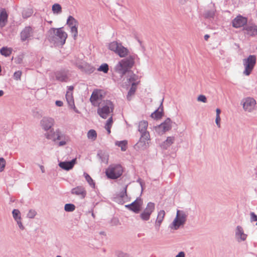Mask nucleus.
Listing matches in <instances>:
<instances>
[{
	"mask_svg": "<svg viewBox=\"0 0 257 257\" xmlns=\"http://www.w3.org/2000/svg\"><path fill=\"white\" fill-rule=\"evenodd\" d=\"M115 255L116 257H133L131 255L123 252L120 250H117L115 252Z\"/></svg>",
	"mask_w": 257,
	"mask_h": 257,
	"instance_id": "nucleus-43",
	"label": "nucleus"
},
{
	"mask_svg": "<svg viewBox=\"0 0 257 257\" xmlns=\"http://www.w3.org/2000/svg\"><path fill=\"white\" fill-rule=\"evenodd\" d=\"M187 216V213L184 210H177L175 217L169 224V228L171 230H176L183 227L186 223Z\"/></svg>",
	"mask_w": 257,
	"mask_h": 257,
	"instance_id": "nucleus-4",
	"label": "nucleus"
},
{
	"mask_svg": "<svg viewBox=\"0 0 257 257\" xmlns=\"http://www.w3.org/2000/svg\"><path fill=\"white\" fill-rule=\"evenodd\" d=\"M87 136L89 139L94 141L97 138L96 132L94 130H90L87 133Z\"/></svg>",
	"mask_w": 257,
	"mask_h": 257,
	"instance_id": "nucleus-38",
	"label": "nucleus"
},
{
	"mask_svg": "<svg viewBox=\"0 0 257 257\" xmlns=\"http://www.w3.org/2000/svg\"><path fill=\"white\" fill-rule=\"evenodd\" d=\"M47 37L51 43L57 46H62L65 43L67 34L62 28H52L48 31Z\"/></svg>",
	"mask_w": 257,
	"mask_h": 257,
	"instance_id": "nucleus-1",
	"label": "nucleus"
},
{
	"mask_svg": "<svg viewBox=\"0 0 257 257\" xmlns=\"http://www.w3.org/2000/svg\"><path fill=\"white\" fill-rule=\"evenodd\" d=\"M67 25L70 29V32L75 40L78 35V21L72 16H69L67 20Z\"/></svg>",
	"mask_w": 257,
	"mask_h": 257,
	"instance_id": "nucleus-14",
	"label": "nucleus"
},
{
	"mask_svg": "<svg viewBox=\"0 0 257 257\" xmlns=\"http://www.w3.org/2000/svg\"><path fill=\"white\" fill-rule=\"evenodd\" d=\"M247 19L240 15L237 16L232 21V26L235 28H239L246 24Z\"/></svg>",
	"mask_w": 257,
	"mask_h": 257,
	"instance_id": "nucleus-19",
	"label": "nucleus"
},
{
	"mask_svg": "<svg viewBox=\"0 0 257 257\" xmlns=\"http://www.w3.org/2000/svg\"><path fill=\"white\" fill-rule=\"evenodd\" d=\"M136 85L137 83L136 82H133L132 84V87L128 91L126 96V98L128 100H131L133 96L134 95L136 90Z\"/></svg>",
	"mask_w": 257,
	"mask_h": 257,
	"instance_id": "nucleus-31",
	"label": "nucleus"
},
{
	"mask_svg": "<svg viewBox=\"0 0 257 257\" xmlns=\"http://www.w3.org/2000/svg\"><path fill=\"white\" fill-rule=\"evenodd\" d=\"M56 78L60 81H66L68 76L66 72L64 71H58L55 73Z\"/></svg>",
	"mask_w": 257,
	"mask_h": 257,
	"instance_id": "nucleus-29",
	"label": "nucleus"
},
{
	"mask_svg": "<svg viewBox=\"0 0 257 257\" xmlns=\"http://www.w3.org/2000/svg\"><path fill=\"white\" fill-rule=\"evenodd\" d=\"M221 118L220 116H216L215 117V123L218 128H220L221 127Z\"/></svg>",
	"mask_w": 257,
	"mask_h": 257,
	"instance_id": "nucleus-49",
	"label": "nucleus"
},
{
	"mask_svg": "<svg viewBox=\"0 0 257 257\" xmlns=\"http://www.w3.org/2000/svg\"><path fill=\"white\" fill-rule=\"evenodd\" d=\"M114 105L110 100L104 101L97 109L98 114L102 118L106 119L109 116H112Z\"/></svg>",
	"mask_w": 257,
	"mask_h": 257,
	"instance_id": "nucleus-5",
	"label": "nucleus"
},
{
	"mask_svg": "<svg viewBox=\"0 0 257 257\" xmlns=\"http://www.w3.org/2000/svg\"><path fill=\"white\" fill-rule=\"evenodd\" d=\"M142 205V200L140 198H138L135 201H134L131 204L126 205L125 206V207L133 211L135 213H138L141 210Z\"/></svg>",
	"mask_w": 257,
	"mask_h": 257,
	"instance_id": "nucleus-17",
	"label": "nucleus"
},
{
	"mask_svg": "<svg viewBox=\"0 0 257 257\" xmlns=\"http://www.w3.org/2000/svg\"><path fill=\"white\" fill-rule=\"evenodd\" d=\"M108 48L121 58L126 57L129 53V51L126 48L123 46L121 43L117 41H113L109 43Z\"/></svg>",
	"mask_w": 257,
	"mask_h": 257,
	"instance_id": "nucleus-6",
	"label": "nucleus"
},
{
	"mask_svg": "<svg viewBox=\"0 0 257 257\" xmlns=\"http://www.w3.org/2000/svg\"><path fill=\"white\" fill-rule=\"evenodd\" d=\"M74 64L80 69H84L85 68V71L87 73H91L93 72L95 70V68L92 66L88 65V64L85 63L83 64L82 63L79 62H74Z\"/></svg>",
	"mask_w": 257,
	"mask_h": 257,
	"instance_id": "nucleus-26",
	"label": "nucleus"
},
{
	"mask_svg": "<svg viewBox=\"0 0 257 257\" xmlns=\"http://www.w3.org/2000/svg\"><path fill=\"white\" fill-rule=\"evenodd\" d=\"M221 113V110L219 108H217L216 109V116H220V114Z\"/></svg>",
	"mask_w": 257,
	"mask_h": 257,
	"instance_id": "nucleus-56",
	"label": "nucleus"
},
{
	"mask_svg": "<svg viewBox=\"0 0 257 257\" xmlns=\"http://www.w3.org/2000/svg\"><path fill=\"white\" fill-rule=\"evenodd\" d=\"M97 155L102 162L107 164L108 161V155L107 153L100 151L98 152Z\"/></svg>",
	"mask_w": 257,
	"mask_h": 257,
	"instance_id": "nucleus-36",
	"label": "nucleus"
},
{
	"mask_svg": "<svg viewBox=\"0 0 257 257\" xmlns=\"http://www.w3.org/2000/svg\"><path fill=\"white\" fill-rule=\"evenodd\" d=\"M134 64V59L133 56L121 59L114 66V71L121 76H123L130 69Z\"/></svg>",
	"mask_w": 257,
	"mask_h": 257,
	"instance_id": "nucleus-3",
	"label": "nucleus"
},
{
	"mask_svg": "<svg viewBox=\"0 0 257 257\" xmlns=\"http://www.w3.org/2000/svg\"><path fill=\"white\" fill-rule=\"evenodd\" d=\"M127 141H116L115 145L121 148V150L123 151L126 150V149Z\"/></svg>",
	"mask_w": 257,
	"mask_h": 257,
	"instance_id": "nucleus-39",
	"label": "nucleus"
},
{
	"mask_svg": "<svg viewBox=\"0 0 257 257\" xmlns=\"http://www.w3.org/2000/svg\"><path fill=\"white\" fill-rule=\"evenodd\" d=\"M92 217L94 218V213L92 212V214H91Z\"/></svg>",
	"mask_w": 257,
	"mask_h": 257,
	"instance_id": "nucleus-61",
	"label": "nucleus"
},
{
	"mask_svg": "<svg viewBox=\"0 0 257 257\" xmlns=\"http://www.w3.org/2000/svg\"><path fill=\"white\" fill-rule=\"evenodd\" d=\"M206 17L207 18H212L214 16V12H208L206 14Z\"/></svg>",
	"mask_w": 257,
	"mask_h": 257,
	"instance_id": "nucleus-53",
	"label": "nucleus"
},
{
	"mask_svg": "<svg viewBox=\"0 0 257 257\" xmlns=\"http://www.w3.org/2000/svg\"><path fill=\"white\" fill-rule=\"evenodd\" d=\"M40 168L41 169V170L42 171V173H44L45 172V168H44V167L42 165H40Z\"/></svg>",
	"mask_w": 257,
	"mask_h": 257,
	"instance_id": "nucleus-58",
	"label": "nucleus"
},
{
	"mask_svg": "<svg viewBox=\"0 0 257 257\" xmlns=\"http://www.w3.org/2000/svg\"><path fill=\"white\" fill-rule=\"evenodd\" d=\"M245 33L250 36H254L257 35V26L253 24L247 25L243 28Z\"/></svg>",
	"mask_w": 257,
	"mask_h": 257,
	"instance_id": "nucleus-25",
	"label": "nucleus"
},
{
	"mask_svg": "<svg viewBox=\"0 0 257 257\" xmlns=\"http://www.w3.org/2000/svg\"><path fill=\"white\" fill-rule=\"evenodd\" d=\"M209 38V35L206 34L204 36V39L207 41L208 39Z\"/></svg>",
	"mask_w": 257,
	"mask_h": 257,
	"instance_id": "nucleus-59",
	"label": "nucleus"
},
{
	"mask_svg": "<svg viewBox=\"0 0 257 257\" xmlns=\"http://www.w3.org/2000/svg\"><path fill=\"white\" fill-rule=\"evenodd\" d=\"M66 99L70 108L73 109L75 112L79 113L78 110L75 106L72 92L67 91L66 94Z\"/></svg>",
	"mask_w": 257,
	"mask_h": 257,
	"instance_id": "nucleus-22",
	"label": "nucleus"
},
{
	"mask_svg": "<svg viewBox=\"0 0 257 257\" xmlns=\"http://www.w3.org/2000/svg\"><path fill=\"white\" fill-rule=\"evenodd\" d=\"M150 134L141 135L140 138L135 145V148L138 151H144L148 149L150 143Z\"/></svg>",
	"mask_w": 257,
	"mask_h": 257,
	"instance_id": "nucleus-10",
	"label": "nucleus"
},
{
	"mask_svg": "<svg viewBox=\"0 0 257 257\" xmlns=\"http://www.w3.org/2000/svg\"><path fill=\"white\" fill-rule=\"evenodd\" d=\"M166 215V212L164 210H160L157 212V216L154 222L155 230L159 231Z\"/></svg>",
	"mask_w": 257,
	"mask_h": 257,
	"instance_id": "nucleus-18",
	"label": "nucleus"
},
{
	"mask_svg": "<svg viewBox=\"0 0 257 257\" xmlns=\"http://www.w3.org/2000/svg\"><path fill=\"white\" fill-rule=\"evenodd\" d=\"M76 159H74L72 160L71 161L66 162H60L59 163V166L63 170L69 171L72 169L74 165L76 164Z\"/></svg>",
	"mask_w": 257,
	"mask_h": 257,
	"instance_id": "nucleus-23",
	"label": "nucleus"
},
{
	"mask_svg": "<svg viewBox=\"0 0 257 257\" xmlns=\"http://www.w3.org/2000/svg\"><path fill=\"white\" fill-rule=\"evenodd\" d=\"M22 75V72L20 71H16L14 74V78L15 80H20Z\"/></svg>",
	"mask_w": 257,
	"mask_h": 257,
	"instance_id": "nucleus-47",
	"label": "nucleus"
},
{
	"mask_svg": "<svg viewBox=\"0 0 257 257\" xmlns=\"http://www.w3.org/2000/svg\"><path fill=\"white\" fill-rule=\"evenodd\" d=\"M122 168L118 164L110 165L105 171L107 177L111 179L118 178L122 175Z\"/></svg>",
	"mask_w": 257,
	"mask_h": 257,
	"instance_id": "nucleus-8",
	"label": "nucleus"
},
{
	"mask_svg": "<svg viewBox=\"0 0 257 257\" xmlns=\"http://www.w3.org/2000/svg\"><path fill=\"white\" fill-rule=\"evenodd\" d=\"M84 177L85 178L86 181L89 184L90 186L93 188H95V184L93 181V180L91 178V177L86 173L84 172L83 174Z\"/></svg>",
	"mask_w": 257,
	"mask_h": 257,
	"instance_id": "nucleus-37",
	"label": "nucleus"
},
{
	"mask_svg": "<svg viewBox=\"0 0 257 257\" xmlns=\"http://www.w3.org/2000/svg\"><path fill=\"white\" fill-rule=\"evenodd\" d=\"M33 29L30 26L25 27L20 33L22 42L29 41L33 36Z\"/></svg>",
	"mask_w": 257,
	"mask_h": 257,
	"instance_id": "nucleus-15",
	"label": "nucleus"
},
{
	"mask_svg": "<svg viewBox=\"0 0 257 257\" xmlns=\"http://www.w3.org/2000/svg\"><path fill=\"white\" fill-rule=\"evenodd\" d=\"M73 89H74V87L73 86H70L68 87V90L67 91L72 92Z\"/></svg>",
	"mask_w": 257,
	"mask_h": 257,
	"instance_id": "nucleus-57",
	"label": "nucleus"
},
{
	"mask_svg": "<svg viewBox=\"0 0 257 257\" xmlns=\"http://www.w3.org/2000/svg\"><path fill=\"white\" fill-rule=\"evenodd\" d=\"M75 209V206L73 204H66L64 206V210L66 212L73 211Z\"/></svg>",
	"mask_w": 257,
	"mask_h": 257,
	"instance_id": "nucleus-42",
	"label": "nucleus"
},
{
	"mask_svg": "<svg viewBox=\"0 0 257 257\" xmlns=\"http://www.w3.org/2000/svg\"><path fill=\"white\" fill-rule=\"evenodd\" d=\"M55 119L50 116H44L40 121V125L42 129L45 132L50 131V133H52V130H53V127L55 125Z\"/></svg>",
	"mask_w": 257,
	"mask_h": 257,
	"instance_id": "nucleus-11",
	"label": "nucleus"
},
{
	"mask_svg": "<svg viewBox=\"0 0 257 257\" xmlns=\"http://www.w3.org/2000/svg\"><path fill=\"white\" fill-rule=\"evenodd\" d=\"M256 58L255 55H249L242 60L244 70L243 74L245 76L249 75L252 71L256 64Z\"/></svg>",
	"mask_w": 257,
	"mask_h": 257,
	"instance_id": "nucleus-7",
	"label": "nucleus"
},
{
	"mask_svg": "<svg viewBox=\"0 0 257 257\" xmlns=\"http://www.w3.org/2000/svg\"><path fill=\"white\" fill-rule=\"evenodd\" d=\"M197 100L200 102L206 103L207 102V98L204 95H200L197 97Z\"/></svg>",
	"mask_w": 257,
	"mask_h": 257,
	"instance_id": "nucleus-48",
	"label": "nucleus"
},
{
	"mask_svg": "<svg viewBox=\"0 0 257 257\" xmlns=\"http://www.w3.org/2000/svg\"><path fill=\"white\" fill-rule=\"evenodd\" d=\"M55 104L58 106H62L63 105V103L62 101L57 100L55 102Z\"/></svg>",
	"mask_w": 257,
	"mask_h": 257,
	"instance_id": "nucleus-55",
	"label": "nucleus"
},
{
	"mask_svg": "<svg viewBox=\"0 0 257 257\" xmlns=\"http://www.w3.org/2000/svg\"><path fill=\"white\" fill-rule=\"evenodd\" d=\"M163 114V107L162 106V102L159 107L155 110L151 114V117L154 119H160L161 118Z\"/></svg>",
	"mask_w": 257,
	"mask_h": 257,
	"instance_id": "nucleus-28",
	"label": "nucleus"
},
{
	"mask_svg": "<svg viewBox=\"0 0 257 257\" xmlns=\"http://www.w3.org/2000/svg\"><path fill=\"white\" fill-rule=\"evenodd\" d=\"M45 138L48 140H51L54 142L59 141V146L66 145L70 141L69 136L64 133L60 129L57 128L53 133H46L45 134Z\"/></svg>",
	"mask_w": 257,
	"mask_h": 257,
	"instance_id": "nucleus-2",
	"label": "nucleus"
},
{
	"mask_svg": "<svg viewBox=\"0 0 257 257\" xmlns=\"http://www.w3.org/2000/svg\"><path fill=\"white\" fill-rule=\"evenodd\" d=\"M52 11L54 15H59L62 12V7L60 4L56 3L52 6Z\"/></svg>",
	"mask_w": 257,
	"mask_h": 257,
	"instance_id": "nucleus-32",
	"label": "nucleus"
},
{
	"mask_svg": "<svg viewBox=\"0 0 257 257\" xmlns=\"http://www.w3.org/2000/svg\"><path fill=\"white\" fill-rule=\"evenodd\" d=\"M241 104L244 111L248 113L253 112L256 108V100L252 97H247L243 98L241 101Z\"/></svg>",
	"mask_w": 257,
	"mask_h": 257,
	"instance_id": "nucleus-9",
	"label": "nucleus"
},
{
	"mask_svg": "<svg viewBox=\"0 0 257 257\" xmlns=\"http://www.w3.org/2000/svg\"><path fill=\"white\" fill-rule=\"evenodd\" d=\"M56 257H62L61 255H57Z\"/></svg>",
	"mask_w": 257,
	"mask_h": 257,
	"instance_id": "nucleus-62",
	"label": "nucleus"
},
{
	"mask_svg": "<svg viewBox=\"0 0 257 257\" xmlns=\"http://www.w3.org/2000/svg\"><path fill=\"white\" fill-rule=\"evenodd\" d=\"M175 257H185V253L184 251H180Z\"/></svg>",
	"mask_w": 257,
	"mask_h": 257,
	"instance_id": "nucleus-54",
	"label": "nucleus"
},
{
	"mask_svg": "<svg viewBox=\"0 0 257 257\" xmlns=\"http://www.w3.org/2000/svg\"><path fill=\"white\" fill-rule=\"evenodd\" d=\"M108 70V65L106 63H103L97 69L98 71L103 72L104 73H107Z\"/></svg>",
	"mask_w": 257,
	"mask_h": 257,
	"instance_id": "nucleus-41",
	"label": "nucleus"
},
{
	"mask_svg": "<svg viewBox=\"0 0 257 257\" xmlns=\"http://www.w3.org/2000/svg\"><path fill=\"white\" fill-rule=\"evenodd\" d=\"M37 213L34 210H30L27 214V217L29 218H33L36 216Z\"/></svg>",
	"mask_w": 257,
	"mask_h": 257,
	"instance_id": "nucleus-45",
	"label": "nucleus"
},
{
	"mask_svg": "<svg viewBox=\"0 0 257 257\" xmlns=\"http://www.w3.org/2000/svg\"><path fill=\"white\" fill-rule=\"evenodd\" d=\"M126 186H125L123 188V190L122 192V193L121 194V197H122V204H123L125 202V200L126 199Z\"/></svg>",
	"mask_w": 257,
	"mask_h": 257,
	"instance_id": "nucleus-46",
	"label": "nucleus"
},
{
	"mask_svg": "<svg viewBox=\"0 0 257 257\" xmlns=\"http://www.w3.org/2000/svg\"><path fill=\"white\" fill-rule=\"evenodd\" d=\"M33 13V11L31 8H26L23 9L22 12V15L23 18L27 19L31 17Z\"/></svg>",
	"mask_w": 257,
	"mask_h": 257,
	"instance_id": "nucleus-34",
	"label": "nucleus"
},
{
	"mask_svg": "<svg viewBox=\"0 0 257 257\" xmlns=\"http://www.w3.org/2000/svg\"><path fill=\"white\" fill-rule=\"evenodd\" d=\"M102 97V91L100 90H95L92 92L90 100L93 105L97 104V101L101 100Z\"/></svg>",
	"mask_w": 257,
	"mask_h": 257,
	"instance_id": "nucleus-20",
	"label": "nucleus"
},
{
	"mask_svg": "<svg viewBox=\"0 0 257 257\" xmlns=\"http://www.w3.org/2000/svg\"><path fill=\"white\" fill-rule=\"evenodd\" d=\"M256 225H257V222L256 223Z\"/></svg>",
	"mask_w": 257,
	"mask_h": 257,
	"instance_id": "nucleus-63",
	"label": "nucleus"
},
{
	"mask_svg": "<svg viewBox=\"0 0 257 257\" xmlns=\"http://www.w3.org/2000/svg\"><path fill=\"white\" fill-rule=\"evenodd\" d=\"M73 195L78 196L81 198H84L86 195V192L85 188L82 186H77L73 188L71 191Z\"/></svg>",
	"mask_w": 257,
	"mask_h": 257,
	"instance_id": "nucleus-24",
	"label": "nucleus"
},
{
	"mask_svg": "<svg viewBox=\"0 0 257 257\" xmlns=\"http://www.w3.org/2000/svg\"><path fill=\"white\" fill-rule=\"evenodd\" d=\"M247 234L244 233L243 228L237 225L235 229V238L238 242L244 241L246 240Z\"/></svg>",
	"mask_w": 257,
	"mask_h": 257,
	"instance_id": "nucleus-16",
	"label": "nucleus"
},
{
	"mask_svg": "<svg viewBox=\"0 0 257 257\" xmlns=\"http://www.w3.org/2000/svg\"><path fill=\"white\" fill-rule=\"evenodd\" d=\"M113 124V119L112 116L109 117L108 119L106 121L105 124V128L107 131L108 134H109L111 133V127Z\"/></svg>",
	"mask_w": 257,
	"mask_h": 257,
	"instance_id": "nucleus-35",
	"label": "nucleus"
},
{
	"mask_svg": "<svg viewBox=\"0 0 257 257\" xmlns=\"http://www.w3.org/2000/svg\"><path fill=\"white\" fill-rule=\"evenodd\" d=\"M13 217L15 220L22 219L21 214L18 209H15L12 211Z\"/></svg>",
	"mask_w": 257,
	"mask_h": 257,
	"instance_id": "nucleus-40",
	"label": "nucleus"
},
{
	"mask_svg": "<svg viewBox=\"0 0 257 257\" xmlns=\"http://www.w3.org/2000/svg\"><path fill=\"white\" fill-rule=\"evenodd\" d=\"M6 162L3 158H0V172H3L6 167Z\"/></svg>",
	"mask_w": 257,
	"mask_h": 257,
	"instance_id": "nucleus-44",
	"label": "nucleus"
},
{
	"mask_svg": "<svg viewBox=\"0 0 257 257\" xmlns=\"http://www.w3.org/2000/svg\"><path fill=\"white\" fill-rule=\"evenodd\" d=\"M4 91L3 90H0V97L3 96L4 95Z\"/></svg>",
	"mask_w": 257,
	"mask_h": 257,
	"instance_id": "nucleus-60",
	"label": "nucleus"
},
{
	"mask_svg": "<svg viewBox=\"0 0 257 257\" xmlns=\"http://www.w3.org/2000/svg\"><path fill=\"white\" fill-rule=\"evenodd\" d=\"M8 13L5 9H0V28L6 26L8 22Z\"/></svg>",
	"mask_w": 257,
	"mask_h": 257,
	"instance_id": "nucleus-21",
	"label": "nucleus"
},
{
	"mask_svg": "<svg viewBox=\"0 0 257 257\" xmlns=\"http://www.w3.org/2000/svg\"><path fill=\"white\" fill-rule=\"evenodd\" d=\"M250 221L251 222L257 221V216L253 212L250 213Z\"/></svg>",
	"mask_w": 257,
	"mask_h": 257,
	"instance_id": "nucleus-51",
	"label": "nucleus"
},
{
	"mask_svg": "<svg viewBox=\"0 0 257 257\" xmlns=\"http://www.w3.org/2000/svg\"><path fill=\"white\" fill-rule=\"evenodd\" d=\"M12 51L11 48L4 47L0 50V53L5 57H8L12 54Z\"/></svg>",
	"mask_w": 257,
	"mask_h": 257,
	"instance_id": "nucleus-33",
	"label": "nucleus"
},
{
	"mask_svg": "<svg viewBox=\"0 0 257 257\" xmlns=\"http://www.w3.org/2000/svg\"><path fill=\"white\" fill-rule=\"evenodd\" d=\"M155 209V204L154 203L149 202L146 208L140 214L141 219L143 221H148L150 219L152 213H153Z\"/></svg>",
	"mask_w": 257,
	"mask_h": 257,
	"instance_id": "nucleus-13",
	"label": "nucleus"
},
{
	"mask_svg": "<svg viewBox=\"0 0 257 257\" xmlns=\"http://www.w3.org/2000/svg\"><path fill=\"white\" fill-rule=\"evenodd\" d=\"M174 140V137H168L167 139L162 143L161 147L164 149H167L172 144H173Z\"/></svg>",
	"mask_w": 257,
	"mask_h": 257,
	"instance_id": "nucleus-30",
	"label": "nucleus"
},
{
	"mask_svg": "<svg viewBox=\"0 0 257 257\" xmlns=\"http://www.w3.org/2000/svg\"><path fill=\"white\" fill-rule=\"evenodd\" d=\"M136 76L135 75L132 74L130 76L129 78L127 79V80L129 82H132L133 83V82H135V81L136 80Z\"/></svg>",
	"mask_w": 257,
	"mask_h": 257,
	"instance_id": "nucleus-52",
	"label": "nucleus"
},
{
	"mask_svg": "<svg viewBox=\"0 0 257 257\" xmlns=\"http://www.w3.org/2000/svg\"><path fill=\"white\" fill-rule=\"evenodd\" d=\"M148 126V123L146 120H142L139 122L138 130L141 133V135L149 134V132L147 131Z\"/></svg>",
	"mask_w": 257,
	"mask_h": 257,
	"instance_id": "nucleus-27",
	"label": "nucleus"
},
{
	"mask_svg": "<svg viewBox=\"0 0 257 257\" xmlns=\"http://www.w3.org/2000/svg\"><path fill=\"white\" fill-rule=\"evenodd\" d=\"M172 127V121L170 118H167L160 124L155 126L154 130L158 134L162 135L170 131Z\"/></svg>",
	"mask_w": 257,
	"mask_h": 257,
	"instance_id": "nucleus-12",
	"label": "nucleus"
},
{
	"mask_svg": "<svg viewBox=\"0 0 257 257\" xmlns=\"http://www.w3.org/2000/svg\"><path fill=\"white\" fill-rule=\"evenodd\" d=\"M17 224H18L19 227L21 230H24L25 229V227L23 225L21 219L16 220Z\"/></svg>",
	"mask_w": 257,
	"mask_h": 257,
	"instance_id": "nucleus-50",
	"label": "nucleus"
}]
</instances>
